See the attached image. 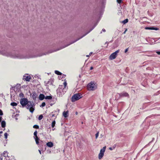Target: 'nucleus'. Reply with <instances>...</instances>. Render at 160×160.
<instances>
[{
    "instance_id": "f257e3e1",
    "label": "nucleus",
    "mask_w": 160,
    "mask_h": 160,
    "mask_svg": "<svg viewBox=\"0 0 160 160\" xmlns=\"http://www.w3.org/2000/svg\"><path fill=\"white\" fill-rule=\"evenodd\" d=\"M3 54L8 57H10L14 58L23 59L28 58L26 56L19 53H14L9 52H6L3 53Z\"/></svg>"
},
{
    "instance_id": "f03ea898",
    "label": "nucleus",
    "mask_w": 160,
    "mask_h": 160,
    "mask_svg": "<svg viewBox=\"0 0 160 160\" xmlns=\"http://www.w3.org/2000/svg\"><path fill=\"white\" fill-rule=\"evenodd\" d=\"M26 108L29 109V111L31 113H32L34 110V105L33 102L29 101L26 105Z\"/></svg>"
},
{
    "instance_id": "7ed1b4c3",
    "label": "nucleus",
    "mask_w": 160,
    "mask_h": 160,
    "mask_svg": "<svg viewBox=\"0 0 160 160\" xmlns=\"http://www.w3.org/2000/svg\"><path fill=\"white\" fill-rule=\"evenodd\" d=\"M63 85L64 86V88H63V90L62 89V88H61L60 87L59 88V91L60 92H58V93L60 96H62V94H64V92H66V91L65 90L67 85V83L66 81L63 82Z\"/></svg>"
},
{
    "instance_id": "20e7f679",
    "label": "nucleus",
    "mask_w": 160,
    "mask_h": 160,
    "mask_svg": "<svg viewBox=\"0 0 160 160\" xmlns=\"http://www.w3.org/2000/svg\"><path fill=\"white\" fill-rule=\"evenodd\" d=\"M82 95H81L79 93H77L75 94L72 97L71 101L72 102H74L76 101H77L80 98H81L82 97Z\"/></svg>"
},
{
    "instance_id": "39448f33",
    "label": "nucleus",
    "mask_w": 160,
    "mask_h": 160,
    "mask_svg": "<svg viewBox=\"0 0 160 160\" xmlns=\"http://www.w3.org/2000/svg\"><path fill=\"white\" fill-rule=\"evenodd\" d=\"M87 87L89 90H93L96 88L95 84L92 82L88 84Z\"/></svg>"
},
{
    "instance_id": "423d86ee",
    "label": "nucleus",
    "mask_w": 160,
    "mask_h": 160,
    "mask_svg": "<svg viewBox=\"0 0 160 160\" xmlns=\"http://www.w3.org/2000/svg\"><path fill=\"white\" fill-rule=\"evenodd\" d=\"M106 148V147L105 146L102 149H101L100 152L98 155V158L99 159H101L103 157Z\"/></svg>"
},
{
    "instance_id": "0eeeda50",
    "label": "nucleus",
    "mask_w": 160,
    "mask_h": 160,
    "mask_svg": "<svg viewBox=\"0 0 160 160\" xmlns=\"http://www.w3.org/2000/svg\"><path fill=\"white\" fill-rule=\"evenodd\" d=\"M119 50H118L115 52L112 53L109 57V59L110 60H113L115 59L116 58L117 55V54L119 52Z\"/></svg>"
},
{
    "instance_id": "6e6552de",
    "label": "nucleus",
    "mask_w": 160,
    "mask_h": 160,
    "mask_svg": "<svg viewBox=\"0 0 160 160\" xmlns=\"http://www.w3.org/2000/svg\"><path fill=\"white\" fill-rule=\"evenodd\" d=\"M29 101L26 98H22L20 100V103L22 107L25 106L28 104Z\"/></svg>"
},
{
    "instance_id": "1a4fd4ad",
    "label": "nucleus",
    "mask_w": 160,
    "mask_h": 160,
    "mask_svg": "<svg viewBox=\"0 0 160 160\" xmlns=\"http://www.w3.org/2000/svg\"><path fill=\"white\" fill-rule=\"evenodd\" d=\"M7 157H8L7 152L4 151L3 153L1 154V160H2L3 159H5Z\"/></svg>"
},
{
    "instance_id": "9d476101",
    "label": "nucleus",
    "mask_w": 160,
    "mask_h": 160,
    "mask_svg": "<svg viewBox=\"0 0 160 160\" xmlns=\"http://www.w3.org/2000/svg\"><path fill=\"white\" fill-rule=\"evenodd\" d=\"M31 78V77L29 75H28L27 74L23 76V80H25L26 81H29Z\"/></svg>"
},
{
    "instance_id": "9b49d317",
    "label": "nucleus",
    "mask_w": 160,
    "mask_h": 160,
    "mask_svg": "<svg viewBox=\"0 0 160 160\" xmlns=\"http://www.w3.org/2000/svg\"><path fill=\"white\" fill-rule=\"evenodd\" d=\"M145 29L146 30H157L159 29L158 28H157L154 27H146L145 28Z\"/></svg>"
},
{
    "instance_id": "f8f14e48",
    "label": "nucleus",
    "mask_w": 160,
    "mask_h": 160,
    "mask_svg": "<svg viewBox=\"0 0 160 160\" xmlns=\"http://www.w3.org/2000/svg\"><path fill=\"white\" fill-rule=\"evenodd\" d=\"M119 96L120 97H128L129 96L128 94L126 92H122L119 94Z\"/></svg>"
},
{
    "instance_id": "ddd939ff",
    "label": "nucleus",
    "mask_w": 160,
    "mask_h": 160,
    "mask_svg": "<svg viewBox=\"0 0 160 160\" xmlns=\"http://www.w3.org/2000/svg\"><path fill=\"white\" fill-rule=\"evenodd\" d=\"M46 145L47 146L50 148L52 147L53 146V143L51 142H49L47 143Z\"/></svg>"
},
{
    "instance_id": "4468645a",
    "label": "nucleus",
    "mask_w": 160,
    "mask_h": 160,
    "mask_svg": "<svg viewBox=\"0 0 160 160\" xmlns=\"http://www.w3.org/2000/svg\"><path fill=\"white\" fill-rule=\"evenodd\" d=\"M45 96L42 94H40L39 96V99L40 100H43L45 98Z\"/></svg>"
},
{
    "instance_id": "2eb2a0df",
    "label": "nucleus",
    "mask_w": 160,
    "mask_h": 160,
    "mask_svg": "<svg viewBox=\"0 0 160 160\" xmlns=\"http://www.w3.org/2000/svg\"><path fill=\"white\" fill-rule=\"evenodd\" d=\"M68 111L64 112L63 113V115L65 118H67L68 116Z\"/></svg>"
},
{
    "instance_id": "dca6fc26",
    "label": "nucleus",
    "mask_w": 160,
    "mask_h": 160,
    "mask_svg": "<svg viewBox=\"0 0 160 160\" xmlns=\"http://www.w3.org/2000/svg\"><path fill=\"white\" fill-rule=\"evenodd\" d=\"M1 126L2 128H5L6 126V122L4 121H2L1 122Z\"/></svg>"
},
{
    "instance_id": "f3484780",
    "label": "nucleus",
    "mask_w": 160,
    "mask_h": 160,
    "mask_svg": "<svg viewBox=\"0 0 160 160\" xmlns=\"http://www.w3.org/2000/svg\"><path fill=\"white\" fill-rule=\"evenodd\" d=\"M35 139L36 144L37 145H38L39 144V138H38V137H35Z\"/></svg>"
},
{
    "instance_id": "a211bd4d",
    "label": "nucleus",
    "mask_w": 160,
    "mask_h": 160,
    "mask_svg": "<svg viewBox=\"0 0 160 160\" xmlns=\"http://www.w3.org/2000/svg\"><path fill=\"white\" fill-rule=\"evenodd\" d=\"M52 98L51 96H47L45 98L46 99H51Z\"/></svg>"
},
{
    "instance_id": "6ab92c4d",
    "label": "nucleus",
    "mask_w": 160,
    "mask_h": 160,
    "mask_svg": "<svg viewBox=\"0 0 160 160\" xmlns=\"http://www.w3.org/2000/svg\"><path fill=\"white\" fill-rule=\"evenodd\" d=\"M128 22V19H126L124 20L122 22L124 24H126L127 22Z\"/></svg>"
},
{
    "instance_id": "aec40b11",
    "label": "nucleus",
    "mask_w": 160,
    "mask_h": 160,
    "mask_svg": "<svg viewBox=\"0 0 160 160\" xmlns=\"http://www.w3.org/2000/svg\"><path fill=\"white\" fill-rule=\"evenodd\" d=\"M93 28H92V29H91V30H90V31H89L88 32V33H86L85 35H83V36H82L81 38H79L78 39H77V40H76V41H75L74 42H73L72 43H74V42H76V41H77V40H79L80 38H82L83 37H84V36H85V35H86L88 33H89V32H90L91 31H92V29H93Z\"/></svg>"
},
{
    "instance_id": "412c9836",
    "label": "nucleus",
    "mask_w": 160,
    "mask_h": 160,
    "mask_svg": "<svg viewBox=\"0 0 160 160\" xmlns=\"http://www.w3.org/2000/svg\"><path fill=\"white\" fill-rule=\"evenodd\" d=\"M36 94L35 93H32V97L33 98V99H36Z\"/></svg>"
},
{
    "instance_id": "4be33fe9",
    "label": "nucleus",
    "mask_w": 160,
    "mask_h": 160,
    "mask_svg": "<svg viewBox=\"0 0 160 160\" xmlns=\"http://www.w3.org/2000/svg\"><path fill=\"white\" fill-rule=\"evenodd\" d=\"M55 73L57 74V75H61V73L60 72H59L58 71H55Z\"/></svg>"
},
{
    "instance_id": "5701e85b",
    "label": "nucleus",
    "mask_w": 160,
    "mask_h": 160,
    "mask_svg": "<svg viewBox=\"0 0 160 160\" xmlns=\"http://www.w3.org/2000/svg\"><path fill=\"white\" fill-rule=\"evenodd\" d=\"M55 121H53L52 122V128H53L55 126Z\"/></svg>"
},
{
    "instance_id": "b1692460",
    "label": "nucleus",
    "mask_w": 160,
    "mask_h": 160,
    "mask_svg": "<svg viewBox=\"0 0 160 160\" xmlns=\"http://www.w3.org/2000/svg\"><path fill=\"white\" fill-rule=\"evenodd\" d=\"M11 105L12 106H16L17 105V104L15 102H13L11 103Z\"/></svg>"
},
{
    "instance_id": "393cba45",
    "label": "nucleus",
    "mask_w": 160,
    "mask_h": 160,
    "mask_svg": "<svg viewBox=\"0 0 160 160\" xmlns=\"http://www.w3.org/2000/svg\"><path fill=\"white\" fill-rule=\"evenodd\" d=\"M43 117V116L42 115H41L39 116L38 119L39 120H41L42 118Z\"/></svg>"
},
{
    "instance_id": "a878e982",
    "label": "nucleus",
    "mask_w": 160,
    "mask_h": 160,
    "mask_svg": "<svg viewBox=\"0 0 160 160\" xmlns=\"http://www.w3.org/2000/svg\"><path fill=\"white\" fill-rule=\"evenodd\" d=\"M33 128H39V126H38L37 125H34L33 126Z\"/></svg>"
},
{
    "instance_id": "bb28decb",
    "label": "nucleus",
    "mask_w": 160,
    "mask_h": 160,
    "mask_svg": "<svg viewBox=\"0 0 160 160\" xmlns=\"http://www.w3.org/2000/svg\"><path fill=\"white\" fill-rule=\"evenodd\" d=\"M5 138V139H7L8 137V134L7 133H5L4 134Z\"/></svg>"
},
{
    "instance_id": "cd10ccee",
    "label": "nucleus",
    "mask_w": 160,
    "mask_h": 160,
    "mask_svg": "<svg viewBox=\"0 0 160 160\" xmlns=\"http://www.w3.org/2000/svg\"><path fill=\"white\" fill-rule=\"evenodd\" d=\"M46 104L45 102H43L42 103V105L40 106V107H43L45 106Z\"/></svg>"
},
{
    "instance_id": "c85d7f7f",
    "label": "nucleus",
    "mask_w": 160,
    "mask_h": 160,
    "mask_svg": "<svg viewBox=\"0 0 160 160\" xmlns=\"http://www.w3.org/2000/svg\"><path fill=\"white\" fill-rule=\"evenodd\" d=\"M37 131H36L34 133V135L35 136V137H38L37 136Z\"/></svg>"
},
{
    "instance_id": "c756f323",
    "label": "nucleus",
    "mask_w": 160,
    "mask_h": 160,
    "mask_svg": "<svg viewBox=\"0 0 160 160\" xmlns=\"http://www.w3.org/2000/svg\"><path fill=\"white\" fill-rule=\"evenodd\" d=\"M98 135H99V132H98L95 134V137H96V138L97 139L98 136Z\"/></svg>"
},
{
    "instance_id": "7c9ffc66",
    "label": "nucleus",
    "mask_w": 160,
    "mask_h": 160,
    "mask_svg": "<svg viewBox=\"0 0 160 160\" xmlns=\"http://www.w3.org/2000/svg\"><path fill=\"white\" fill-rule=\"evenodd\" d=\"M3 114L2 111L0 109V115L2 116Z\"/></svg>"
},
{
    "instance_id": "2f4dec72",
    "label": "nucleus",
    "mask_w": 160,
    "mask_h": 160,
    "mask_svg": "<svg viewBox=\"0 0 160 160\" xmlns=\"http://www.w3.org/2000/svg\"><path fill=\"white\" fill-rule=\"evenodd\" d=\"M117 2L119 3H120L122 2V0H117Z\"/></svg>"
},
{
    "instance_id": "473e14b6",
    "label": "nucleus",
    "mask_w": 160,
    "mask_h": 160,
    "mask_svg": "<svg viewBox=\"0 0 160 160\" xmlns=\"http://www.w3.org/2000/svg\"><path fill=\"white\" fill-rule=\"evenodd\" d=\"M156 52L158 55H160V52L159 51H157Z\"/></svg>"
},
{
    "instance_id": "72a5a7b5",
    "label": "nucleus",
    "mask_w": 160,
    "mask_h": 160,
    "mask_svg": "<svg viewBox=\"0 0 160 160\" xmlns=\"http://www.w3.org/2000/svg\"><path fill=\"white\" fill-rule=\"evenodd\" d=\"M127 29H126L125 31L123 33V34H124L126 33V32L127 31Z\"/></svg>"
},
{
    "instance_id": "f704fd0d",
    "label": "nucleus",
    "mask_w": 160,
    "mask_h": 160,
    "mask_svg": "<svg viewBox=\"0 0 160 160\" xmlns=\"http://www.w3.org/2000/svg\"><path fill=\"white\" fill-rule=\"evenodd\" d=\"M128 48H127L125 50V53L127 52H128Z\"/></svg>"
},
{
    "instance_id": "c9c22d12",
    "label": "nucleus",
    "mask_w": 160,
    "mask_h": 160,
    "mask_svg": "<svg viewBox=\"0 0 160 160\" xmlns=\"http://www.w3.org/2000/svg\"><path fill=\"white\" fill-rule=\"evenodd\" d=\"M2 120V117H0V122H1Z\"/></svg>"
},
{
    "instance_id": "e433bc0d",
    "label": "nucleus",
    "mask_w": 160,
    "mask_h": 160,
    "mask_svg": "<svg viewBox=\"0 0 160 160\" xmlns=\"http://www.w3.org/2000/svg\"><path fill=\"white\" fill-rule=\"evenodd\" d=\"M38 151L39 152L40 154H41V151H40V150H38Z\"/></svg>"
},
{
    "instance_id": "4c0bfd02",
    "label": "nucleus",
    "mask_w": 160,
    "mask_h": 160,
    "mask_svg": "<svg viewBox=\"0 0 160 160\" xmlns=\"http://www.w3.org/2000/svg\"><path fill=\"white\" fill-rule=\"evenodd\" d=\"M93 69V68L92 67H90V70H92Z\"/></svg>"
},
{
    "instance_id": "58836bf2",
    "label": "nucleus",
    "mask_w": 160,
    "mask_h": 160,
    "mask_svg": "<svg viewBox=\"0 0 160 160\" xmlns=\"http://www.w3.org/2000/svg\"><path fill=\"white\" fill-rule=\"evenodd\" d=\"M102 31L103 32H105L106 31L105 30V29H102Z\"/></svg>"
},
{
    "instance_id": "ea45409f",
    "label": "nucleus",
    "mask_w": 160,
    "mask_h": 160,
    "mask_svg": "<svg viewBox=\"0 0 160 160\" xmlns=\"http://www.w3.org/2000/svg\"><path fill=\"white\" fill-rule=\"evenodd\" d=\"M23 95V94L22 93H20V94H19V95L20 96H21V95Z\"/></svg>"
},
{
    "instance_id": "a19ab883",
    "label": "nucleus",
    "mask_w": 160,
    "mask_h": 160,
    "mask_svg": "<svg viewBox=\"0 0 160 160\" xmlns=\"http://www.w3.org/2000/svg\"><path fill=\"white\" fill-rule=\"evenodd\" d=\"M109 149L110 150H112V148H109Z\"/></svg>"
},
{
    "instance_id": "79ce46f5",
    "label": "nucleus",
    "mask_w": 160,
    "mask_h": 160,
    "mask_svg": "<svg viewBox=\"0 0 160 160\" xmlns=\"http://www.w3.org/2000/svg\"><path fill=\"white\" fill-rule=\"evenodd\" d=\"M92 53V52H91L89 53V55H91Z\"/></svg>"
},
{
    "instance_id": "37998d69",
    "label": "nucleus",
    "mask_w": 160,
    "mask_h": 160,
    "mask_svg": "<svg viewBox=\"0 0 160 160\" xmlns=\"http://www.w3.org/2000/svg\"><path fill=\"white\" fill-rule=\"evenodd\" d=\"M90 56V55H86V56H87V57H89Z\"/></svg>"
},
{
    "instance_id": "c03bdc74",
    "label": "nucleus",
    "mask_w": 160,
    "mask_h": 160,
    "mask_svg": "<svg viewBox=\"0 0 160 160\" xmlns=\"http://www.w3.org/2000/svg\"><path fill=\"white\" fill-rule=\"evenodd\" d=\"M2 132V131H1L0 132V133H1Z\"/></svg>"
},
{
    "instance_id": "a18cd8bd",
    "label": "nucleus",
    "mask_w": 160,
    "mask_h": 160,
    "mask_svg": "<svg viewBox=\"0 0 160 160\" xmlns=\"http://www.w3.org/2000/svg\"><path fill=\"white\" fill-rule=\"evenodd\" d=\"M0 160H1V157H0Z\"/></svg>"
},
{
    "instance_id": "49530a36",
    "label": "nucleus",
    "mask_w": 160,
    "mask_h": 160,
    "mask_svg": "<svg viewBox=\"0 0 160 160\" xmlns=\"http://www.w3.org/2000/svg\"><path fill=\"white\" fill-rule=\"evenodd\" d=\"M77 113H78L77 112L76 113V114H77Z\"/></svg>"
},
{
    "instance_id": "de8ad7c7",
    "label": "nucleus",
    "mask_w": 160,
    "mask_h": 160,
    "mask_svg": "<svg viewBox=\"0 0 160 160\" xmlns=\"http://www.w3.org/2000/svg\"><path fill=\"white\" fill-rule=\"evenodd\" d=\"M6 159L7 160H8V159L6 158Z\"/></svg>"
}]
</instances>
